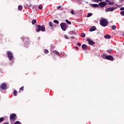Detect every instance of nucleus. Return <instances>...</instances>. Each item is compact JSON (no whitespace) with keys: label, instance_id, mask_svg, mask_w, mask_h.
Returning <instances> with one entry per match:
<instances>
[{"label":"nucleus","instance_id":"6ab92c4d","mask_svg":"<svg viewBox=\"0 0 124 124\" xmlns=\"http://www.w3.org/2000/svg\"><path fill=\"white\" fill-rule=\"evenodd\" d=\"M18 10H22L23 9V6H22L21 5H19L18 7Z\"/></svg>","mask_w":124,"mask_h":124},{"label":"nucleus","instance_id":"f704fd0d","mask_svg":"<svg viewBox=\"0 0 124 124\" xmlns=\"http://www.w3.org/2000/svg\"><path fill=\"white\" fill-rule=\"evenodd\" d=\"M28 7H31V4L30 3L27 4Z\"/></svg>","mask_w":124,"mask_h":124},{"label":"nucleus","instance_id":"4468645a","mask_svg":"<svg viewBox=\"0 0 124 124\" xmlns=\"http://www.w3.org/2000/svg\"><path fill=\"white\" fill-rule=\"evenodd\" d=\"M53 53H54V54H56V55H57L58 56H59V57L61 56V55L60 54V52H59V51L57 50H55L53 52Z\"/></svg>","mask_w":124,"mask_h":124},{"label":"nucleus","instance_id":"4be33fe9","mask_svg":"<svg viewBox=\"0 0 124 124\" xmlns=\"http://www.w3.org/2000/svg\"><path fill=\"white\" fill-rule=\"evenodd\" d=\"M81 37H83V38L86 37V34L84 33H82L81 34Z\"/></svg>","mask_w":124,"mask_h":124},{"label":"nucleus","instance_id":"423d86ee","mask_svg":"<svg viewBox=\"0 0 124 124\" xmlns=\"http://www.w3.org/2000/svg\"><path fill=\"white\" fill-rule=\"evenodd\" d=\"M105 59H106V60H108V61H114V58L113 56L111 55H106L105 57Z\"/></svg>","mask_w":124,"mask_h":124},{"label":"nucleus","instance_id":"37998d69","mask_svg":"<svg viewBox=\"0 0 124 124\" xmlns=\"http://www.w3.org/2000/svg\"><path fill=\"white\" fill-rule=\"evenodd\" d=\"M71 38H72V39H73L74 38V37H71Z\"/></svg>","mask_w":124,"mask_h":124},{"label":"nucleus","instance_id":"f3484780","mask_svg":"<svg viewBox=\"0 0 124 124\" xmlns=\"http://www.w3.org/2000/svg\"><path fill=\"white\" fill-rule=\"evenodd\" d=\"M17 94H18V93L17 92V91L16 90H15L14 93H13V95L15 96H16V95H17Z\"/></svg>","mask_w":124,"mask_h":124},{"label":"nucleus","instance_id":"20e7f679","mask_svg":"<svg viewBox=\"0 0 124 124\" xmlns=\"http://www.w3.org/2000/svg\"><path fill=\"white\" fill-rule=\"evenodd\" d=\"M16 114L13 113L10 115V121L11 122H15L16 121Z\"/></svg>","mask_w":124,"mask_h":124},{"label":"nucleus","instance_id":"9d476101","mask_svg":"<svg viewBox=\"0 0 124 124\" xmlns=\"http://www.w3.org/2000/svg\"><path fill=\"white\" fill-rule=\"evenodd\" d=\"M87 41H88L90 45H94L95 43L93 41V40L88 38Z\"/></svg>","mask_w":124,"mask_h":124},{"label":"nucleus","instance_id":"72a5a7b5","mask_svg":"<svg viewBox=\"0 0 124 124\" xmlns=\"http://www.w3.org/2000/svg\"><path fill=\"white\" fill-rule=\"evenodd\" d=\"M64 37H65V38H66V39H69V38L67 37V35H64Z\"/></svg>","mask_w":124,"mask_h":124},{"label":"nucleus","instance_id":"ddd939ff","mask_svg":"<svg viewBox=\"0 0 124 124\" xmlns=\"http://www.w3.org/2000/svg\"><path fill=\"white\" fill-rule=\"evenodd\" d=\"M82 49H83L84 50H87V49L88 48V46H87L85 44H83L82 45Z\"/></svg>","mask_w":124,"mask_h":124},{"label":"nucleus","instance_id":"c9c22d12","mask_svg":"<svg viewBox=\"0 0 124 124\" xmlns=\"http://www.w3.org/2000/svg\"><path fill=\"white\" fill-rule=\"evenodd\" d=\"M57 8V9H60V8H62V6H58Z\"/></svg>","mask_w":124,"mask_h":124},{"label":"nucleus","instance_id":"2f4dec72","mask_svg":"<svg viewBox=\"0 0 124 124\" xmlns=\"http://www.w3.org/2000/svg\"><path fill=\"white\" fill-rule=\"evenodd\" d=\"M120 14L122 15V16H124V11L121 12Z\"/></svg>","mask_w":124,"mask_h":124},{"label":"nucleus","instance_id":"f03ea898","mask_svg":"<svg viewBox=\"0 0 124 124\" xmlns=\"http://www.w3.org/2000/svg\"><path fill=\"white\" fill-rule=\"evenodd\" d=\"M100 25L102 27H106L108 25V21L105 18H103L100 20Z\"/></svg>","mask_w":124,"mask_h":124},{"label":"nucleus","instance_id":"dca6fc26","mask_svg":"<svg viewBox=\"0 0 124 124\" xmlns=\"http://www.w3.org/2000/svg\"><path fill=\"white\" fill-rule=\"evenodd\" d=\"M22 92H24V86L21 87L19 89V91L18 93H22Z\"/></svg>","mask_w":124,"mask_h":124},{"label":"nucleus","instance_id":"e433bc0d","mask_svg":"<svg viewBox=\"0 0 124 124\" xmlns=\"http://www.w3.org/2000/svg\"><path fill=\"white\" fill-rule=\"evenodd\" d=\"M120 10H121V11H123V10H124V7H121V8H120Z\"/></svg>","mask_w":124,"mask_h":124},{"label":"nucleus","instance_id":"a878e982","mask_svg":"<svg viewBox=\"0 0 124 124\" xmlns=\"http://www.w3.org/2000/svg\"><path fill=\"white\" fill-rule=\"evenodd\" d=\"M92 15H93V14H92V13H88V15H87V17L89 18V17H91V16H92Z\"/></svg>","mask_w":124,"mask_h":124},{"label":"nucleus","instance_id":"6e6552de","mask_svg":"<svg viewBox=\"0 0 124 124\" xmlns=\"http://www.w3.org/2000/svg\"><path fill=\"white\" fill-rule=\"evenodd\" d=\"M0 88L2 89V90H7V85H6V83H3L1 84Z\"/></svg>","mask_w":124,"mask_h":124},{"label":"nucleus","instance_id":"a19ab883","mask_svg":"<svg viewBox=\"0 0 124 124\" xmlns=\"http://www.w3.org/2000/svg\"><path fill=\"white\" fill-rule=\"evenodd\" d=\"M106 2H110V1H109V0H106Z\"/></svg>","mask_w":124,"mask_h":124},{"label":"nucleus","instance_id":"aec40b11","mask_svg":"<svg viewBox=\"0 0 124 124\" xmlns=\"http://www.w3.org/2000/svg\"><path fill=\"white\" fill-rule=\"evenodd\" d=\"M111 28L112 30H116V29H117L116 25H112Z\"/></svg>","mask_w":124,"mask_h":124},{"label":"nucleus","instance_id":"412c9836","mask_svg":"<svg viewBox=\"0 0 124 124\" xmlns=\"http://www.w3.org/2000/svg\"><path fill=\"white\" fill-rule=\"evenodd\" d=\"M65 22L67 23V24H68L69 25H71V22L69 21L68 20L66 19Z\"/></svg>","mask_w":124,"mask_h":124},{"label":"nucleus","instance_id":"5701e85b","mask_svg":"<svg viewBox=\"0 0 124 124\" xmlns=\"http://www.w3.org/2000/svg\"><path fill=\"white\" fill-rule=\"evenodd\" d=\"M4 121V118L3 117H0V123H1Z\"/></svg>","mask_w":124,"mask_h":124},{"label":"nucleus","instance_id":"79ce46f5","mask_svg":"<svg viewBox=\"0 0 124 124\" xmlns=\"http://www.w3.org/2000/svg\"><path fill=\"white\" fill-rule=\"evenodd\" d=\"M4 124H9V123H8V122H6Z\"/></svg>","mask_w":124,"mask_h":124},{"label":"nucleus","instance_id":"0eeeda50","mask_svg":"<svg viewBox=\"0 0 124 124\" xmlns=\"http://www.w3.org/2000/svg\"><path fill=\"white\" fill-rule=\"evenodd\" d=\"M106 5H107V2L102 1L99 3V6L101 8L105 7Z\"/></svg>","mask_w":124,"mask_h":124},{"label":"nucleus","instance_id":"7c9ffc66","mask_svg":"<svg viewBox=\"0 0 124 124\" xmlns=\"http://www.w3.org/2000/svg\"><path fill=\"white\" fill-rule=\"evenodd\" d=\"M71 14H72V15H75V13H74V11L73 10L71 11Z\"/></svg>","mask_w":124,"mask_h":124},{"label":"nucleus","instance_id":"39448f33","mask_svg":"<svg viewBox=\"0 0 124 124\" xmlns=\"http://www.w3.org/2000/svg\"><path fill=\"white\" fill-rule=\"evenodd\" d=\"M61 29L63 31H66V24L64 23H62L60 24Z\"/></svg>","mask_w":124,"mask_h":124},{"label":"nucleus","instance_id":"a211bd4d","mask_svg":"<svg viewBox=\"0 0 124 124\" xmlns=\"http://www.w3.org/2000/svg\"><path fill=\"white\" fill-rule=\"evenodd\" d=\"M32 25H34L36 23V19H33L31 21Z\"/></svg>","mask_w":124,"mask_h":124},{"label":"nucleus","instance_id":"7ed1b4c3","mask_svg":"<svg viewBox=\"0 0 124 124\" xmlns=\"http://www.w3.org/2000/svg\"><path fill=\"white\" fill-rule=\"evenodd\" d=\"M7 55L10 61H13V53L11 51H7Z\"/></svg>","mask_w":124,"mask_h":124},{"label":"nucleus","instance_id":"c756f323","mask_svg":"<svg viewBox=\"0 0 124 124\" xmlns=\"http://www.w3.org/2000/svg\"><path fill=\"white\" fill-rule=\"evenodd\" d=\"M38 8L41 10V9L43 8L42 5H40L38 7Z\"/></svg>","mask_w":124,"mask_h":124},{"label":"nucleus","instance_id":"1a4fd4ad","mask_svg":"<svg viewBox=\"0 0 124 124\" xmlns=\"http://www.w3.org/2000/svg\"><path fill=\"white\" fill-rule=\"evenodd\" d=\"M116 9V8L114 7H109L105 9V11L106 12H109V11H114V10Z\"/></svg>","mask_w":124,"mask_h":124},{"label":"nucleus","instance_id":"f8f14e48","mask_svg":"<svg viewBox=\"0 0 124 124\" xmlns=\"http://www.w3.org/2000/svg\"><path fill=\"white\" fill-rule=\"evenodd\" d=\"M104 38H106V39H110V38H111V36L107 34L104 36Z\"/></svg>","mask_w":124,"mask_h":124},{"label":"nucleus","instance_id":"58836bf2","mask_svg":"<svg viewBox=\"0 0 124 124\" xmlns=\"http://www.w3.org/2000/svg\"><path fill=\"white\" fill-rule=\"evenodd\" d=\"M75 48L77 49V50H79V47H78L77 46L75 47Z\"/></svg>","mask_w":124,"mask_h":124},{"label":"nucleus","instance_id":"b1692460","mask_svg":"<svg viewBox=\"0 0 124 124\" xmlns=\"http://www.w3.org/2000/svg\"><path fill=\"white\" fill-rule=\"evenodd\" d=\"M45 54H48L49 53V50L48 49H45Z\"/></svg>","mask_w":124,"mask_h":124},{"label":"nucleus","instance_id":"c85d7f7f","mask_svg":"<svg viewBox=\"0 0 124 124\" xmlns=\"http://www.w3.org/2000/svg\"><path fill=\"white\" fill-rule=\"evenodd\" d=\"M93 1H95V2H99V1H101V0H93Z\"/></svg>","mask_w":124,"mask_h":124},{"label":"nucleus","instance_id":"bb28decb","mask_svg":"<svg viewBox=\"0 0 124 124\" xmlns=\"http://www.w3.org/2000/svg\"><path fill=\"white\" fill-rule=\"evenodd\" d=\"M53 22H54V23H55V24H59V21H58V20H54V21H53Z\"/></svg>","mask_w":124,"mask_h":124},{"label":"nucleus","instance_id":"4c0bfd02","mask_svg":"<svg viewBox=\"0 0 124 124\" xmlns=\"http://www.w3.org/2000/svg\"><path fill=\"white\" fill-rule=\"evenodd\" d=\"M0 72H1V73H3V71H2V69H0Z\"/></svg>","mask_w":124,"mask_h":124},{"label":"nucleus","instance_id":"393cba45","mask_svg":"<svg viewBox=\"0 0 124 124\" xmlns=\"http://www.w3.org/2000/svg\"><path fill=\"white\" fill-rule=\"evenodd\" d=\"M108 4H109V5H113V4H115V2H110V1H109V2H108Z\"/></svg>","mask_w":124,"mask_h":124},{"label":"nucleus","instance_id":"473e14b6","mask_svg":"<svg viewBox=\"0 0 124 124\" xmlns=\"http://www.w3.org/2000/svg\"><path fill=\"white\" fill-rule=\"evenodd\" d=\"M15 124H21V122H20V121H16Z\"/></svg>","mask_w":124,"mask_h":124},{"label":"nucleus","instance_id":"cd10ccee","mask_svg":"<svg viewBox=\"0 0 124 124\" xmlns=\"http://www.w3.org/2000/svg\"><path fill=\"white\" fill-rule=\"evenodd\" d=\"M49 25L50 26V27H53V23L52 22H49Z\"/></svg>","mask_w":124,"mask_h":124},{"label":"nucleus","instance_id":"ea45409f","mask_svg":"<svg viewBox=\"0 0 124 124\" xmlns=\"http://www.w3.org/2000/svg\"><path fill=\"white\" fill-rule=\"evenodd\" d=\"M78 46H81V44L80 43H77Z\"/></svg>","mask_w":124,"mask_h":124},{"label":"nucleus","instance_id":"2eb2a0df","mask_svg":"<svg viewBox=\"0 0 124 124\" xmlns=\"http://www.w3.org/2000/svg\"><path fill=\"white\" fill-rule=\"evenodd\" d=\"M92 6L93 7L96 8V7H98L99 6V5L98 4H92Z\"/></svg>","mask_w":124,"mask_h":124},{"label":"nucleus","instance_id":"9b49d317","mask_svg":"<svg viewBox=\"0 0 124 124\" xmlns=\"http://www.w3.org/2000/svg\"><path fill=\"white\" fill-rule=\"evenodd\" d=\"M95 30H96V28L95 27V26H93L89 29V31H94Z\"/></svg>","mask_w":124,"mask_h":124},{"label":"nucleus","instance_id":"f257e3e1","mask_svg":"<svg viewBox=\"0 0 124 124\" xmlns=\"http://www.w3.org/2000/svg\"><path fill=\"white\" fill-rule=\"evenodd\" d=\"M36 32H39V31H45V26L44 25H36Z\"/></svg>","mask_w":124,"mask_h":124}]
</instances>
